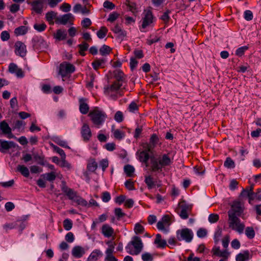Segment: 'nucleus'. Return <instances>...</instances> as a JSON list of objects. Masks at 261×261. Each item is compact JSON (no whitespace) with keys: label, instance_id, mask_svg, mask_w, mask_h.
Instances as JSON below:
<instances>
[{"label":"nucleus","instance_id":"obj_37","mask_svg":"<svg viewBox=\"0 0 261 261\" xmlns=\"http://www.w3.org/2000/svg\"><path fill=\"white\" fill-rule=\"evenodd\" d=\"M111 48L109 46L103 45L99 49V51L102 56H105L108 55L111 52Z\"/></svg>","mask_w":261,"mask_h":261},{"label":"nucleus","instance_id":"obj_42","mask_svg":"<svg viewBox=\"0 0 261 261\" xmlns=\"http://www.w3.org/2000/svg\"><path fill=\"white\" fill-rule=\"evenodd\" d=\"M245 232L248 238H253L254 237L255 232L252 227H247Z\"/></svg>","mask_w":261,"mask_h":261},{"label":"nucleus","instance_id":"obj_33","mask_svg":"<svg viewBox=\"0 0 261 261\" xmlns=\"http://www.w3.org/2000/svg\"><path fill=\"white\" fill-rule=\"evenodd\" d=\"M145 181L149 189H151L155 186V182L151 176H146Z\"/></svg>","mask_w":261,"mask_h":261},{"label":"nucleus","instance_id":"obj_6","mask_svg":"<svg viewBox=\"0 0 261 261\" xmlns=\"http://www.w3.org/2000/svg\"><path fill=\"white\" fill-rule=\"evenodd\" d=\"M145 16L143 19L142 27L145 28L153 22V15L151 12V7H149L148 10L144 11Z\"/></svg>","mask_w":261,"mask_h":261},{"label":"nucleus","instance_id":"obj_55","mask_svg":"<svg viewBox=\"0 0 261 261\" xmlns=\"http://www.w3.org/2000/svg\"><path fill=\"white\" fill-rule=\"evenodd\" d=\"M5 208L8 212L11 211L14 208L15 205L14 204L11 202H8L5 204Z\"/></svg>","mask_w":261,"mask_h":261},{"label":"nucleus","instance_id":"obj_56","mask_svg":"<svg viewBox=\"0 0 261 261\" xmlns=\"http://www.w3.org/2000/svg\"><path fill=\"white\" fill-rule=\"evenodd\" d=\"M83 27L88 28L91 24V21L89 18H85L82 22Z\"/></svg>","mask_w":261,"mask_h":261},{"label":"nucleus","instance_id":"obj_1","mask_svg":"<svg viewBox=\"0 0 261 261\" xmlns=\"http://www.w3.org/2000/svg\"><path fill=\"white\" fill-rule=\"evenodd\" d=\"M150 160L152 171L158 170L163 167L168 166L171 163L170 159L166 154L159 156L158 159L150 156Z\"/></svg>","mask_w":261,"mask_h":261},{"label":"nucleus","instance_id":"obj_11","mask_svg":"<svg viewBox=\"0 0 261 261\" xmlns=\"http://www.w3.org/2000/svg\"><path fill=\"white\" fill-rule=\"evenodd\" d=\"M16 53L21 57H24L26 54V48L24 44L20 41H17L15 44Z\"/></svg>","mask_w":261,"mask_h":261},{"label":"nucleus","instance_id":"obj_18","mask_svg":"<svg viewBox=\"0 0 261 261\" xmlns=\"http://www.w3.org/2000/svg\"><path fill=\"white\" fill-rule=\"evenodd\" d=\"M139 153V158L140 162L144 163L146 167L148 166V163L147 162L149 157L148 153L146 150L142 151Z\"/></svg>","mask_w":261,"mask_h":261},{"label":"nucleus","instance_id":"obj_27","mask_svg":"<svg viewBox=\"0 0 261 261\" xmlns=\"http://www.w3.org/2000/svg\"><path fill=\"white\" fill-rule=\"evenodd\" d=\"M159 138L155 134H153L150 139V144H147V151H150L152 145L154 146L158 141Z\"/></svg>","mask_w":261,"mask_h":261},{"label":"nucleus","instance_id":"obj_10","mask_svg":"<svg viewBox=\"0 0 261 261\" xmlns=\"http://www.w3.org/2000/svg\"><path fill=\"white\" fill-rule=\"evenodd\" d=\"M131 243L135 249V254H139L141 252L143 247L141 240L138 237H135Z\"/></svg>","mask_w":261,"mask_h":261},{"label":"nucleus","instance_id":"obj_7","mask_svg":"<svg viewBox=\"0 0 261 261\" xmlns=\"http://www.w3.org/2000/svg\"><path fill=\"white\" fill-rule=\"evenodd\" d=\"M177 234H179L180 238L178 237V239L185 240L187 242H190L193 238V233L191 230L188 228H184L177 231Z\"/></svg>","mask_w":261,"mask_h":261},{"label":"nucleus","instance_id":"obj_14","mask_svg":"<svg viewBox=\"0 0 261 261\" xmlns=\"http://www.w3.org/2000/svg\"><path fill=\"white\" fill-rule=\"evenodd\" d=\"M44 0H37L32 3L33 10L37 13H41L43 7Z\"/></svg>","mask_w":261,"mask_h":261},{"label":"nucleus","instance_id":"obj_43","mask_svg":"<svg viewBox=\"0 0 261 261\" xmlns=\"http://www.w3.org/2000/svg\"><path fill=\"white\" fill-rule=\"evenodd\" d=\"M66 156L61 158V162L60 164V166L62 167H66L67 169H69L71 168V166L69 163H68L65 160Z\"/></svg>","mask_w":261,"mask_h":261},{"label":"nucleus","instance_id":"obj_16","mask_svg":"<svg viewBox=\"0 0 261 261\" xmlns=\"http://www.w3.org/2000/svg\"><path fill=\"white\" fill-rule=\"evenodd\" d=\"M82 133L84 140H89L91 137V132L88 124H83L82 129Z\"/></svg>","mask_w":261,"mask_h":261},{"label":"nucleus","instance_id":"obj_50","mask_svg":"<svg viewBox=\"0 0 261 261\" xmlns=\"http://www.w3.org/2000/svg\"><path fill=\"white\" fill-rule=\"evenodd\" d=\"M219 216L217 214H212L209 216L208 220L211 223H214L218 221Z\"/></svg>","mask_w":261,"mask_h":261},{"label":"nucleus","instance_id":"obj_58","mask_svg":"<svg viewBox=\"0 0 261 261\" xmlns=\"http://www.w3.org/2000/svg\"><path fill=\"white\" fill-rule=\"evenodd\" d=\"M65 239H66V240L69 242V243H71L74 240V236H73V234L72 232H68L65 236Z\"/></svg>","mask_w":261,"mask_h":261},{"label":"nucleus","instance_id":"obj_36","mask_svg":"<svg viewBox=\"0 0 261 261\" xmlns=\"http://www.w3.org/2000/svg\"><path fill=\"white\" fill-rule=\"evenodd\" d=\"M249 258V253L245 252L244 253H240L236 257L237 261H245Z\"/></svg>","mask_w":261,"mask_h":261},{"label":"nucleus","instance_id":"obj_41","mask_svg":"<svg viewBox=\"0 0 261 261\" xmlns=\"http://www.w3.org/2000/svg\"><path fill=\"white\" fill-rule=\"evenodd\" d=\"M144 228L140 223L136 224L134 228V231L136 233H142L143 232Z\"/></svg>","mask_w":261,"mask_h":261},{"label":"nucleus","instance_id":"obj_30","mask_svg":"<svg viewBox=\"0 0 261 261\" xmlns=\"http://www.w3.org/2000/svg\"><path fill=\"white\" fill-rule=\"evenodd\" d=\"M124 170L127 176L131 177L133 175L135 169L132 166L130 165H127L124 166Z\"/></svg>","mask_w":261,"mask_h":261},{"label":"nucleus","instance_id":"obj_59","mask_svg":"<svg viewBox=\"0 0 261 261\" xmlns=\"http://www.w3.org/2000/svg\"><path fill=\"white\" fill-rule=\"evenodd\" d=\"M169 12V11L167 10L164 13V14L161 17L162 20H163L165 22V23H167L169 19V16L168 15Z\"/></svg>","mask_w":261,"mask_h":261},{"label":"nucleus","instance_id":"obj_22","mask_svg":"<svg viewBox=\"0 0 261 261\" xmlns=\"http://www.w3.org/2000/svg\"><path fill=\"white\" fill-rule=\"evenodd\" d=\"M102 255V253L99 250L93 251L88 258L87 261H96L98 257Z\"/></svg>","mask_w":261,"mask_h":261},{"label":"nucleus","instance_id":"obj_17","mask_svg":"<svg viewBox=\"0 0 261 261\" xmlns=\"http://www.w3.org/2000/svg\"><path fill=\"white\" fill-rule=\"evenodd\" d=\"M73 18V17L72 14L69 13L65 14L61 17H57L56 18V22L64 25L66 24L70 19Z\"/></svg>","mask_w":261,"mask_h":261},{"label":"nucleus","instance_id":"obj_44","mask_svg":"<svg viewBox=\"0 0 261 261\" xmlns=\"http://www.w3.org/2000/svg\"><path fill=\"white\" fill-rule=\"evenodd\" d=\"M253 15L252 12L250 10H246L244 12V18L247 21L251 20Z\"/></svg>","mask_w":261,"mask_h":261},{"label":"nucleus","instance_id":"obj_9","mask_svg":"<svg viewBox=\"0 0 261 261\" xmlns=\"http://www.w3.org/2000/svg\"><path fill=\"white\" fill-rule=\"evenodd\" d=\"M0 129L2 130L3 134L8 135V138L11 139L15 138V136L11 132V128L6 121H3L0 122Z\"/></svg>","mask_w":261,"mask_h":261},{"label":"nucleus","instance_id":"obj_24","mask_svg":"<svg viewBox=\"0 0 261 261\" xmlns=\"http://www.w3.org/2000/svg\"><path fill=\"white\" fill-rule=\"evenodd\" d=\"M102 232L106 237L111 236L113 233V228L108 225H104L102 227Z\"/></svg>","mask_w":261,"mask_h":261},{"label":"nucleus","instance_id":"obj_34","mask_svg":"<svg viewBox=\"0 0 261 261\" xmlns=\"http://www.w3.org/2000/svg\"><path fill=\"white\" fill-rule=\"evenodd\" d=\"M42 177L45 179H46L48 181H53L56 178V174L54 172H51L50 173L44 174L41 175Z\"/></svg>","mask_w":261,"mask_h":261},{"label":"nucleus","instance_id":"obj_35","mask_svg":"<svg viewBox=\"0 0 261 261\" xmlns=\"http://www.w3.org/2000/svg\"><path fill=\"white\" fill-rule=\"evenodd\" d=\"M27 31V28L24 26H21L15 30L14 33L16 35H24Z\"/></svg>","mask_w":261,"mask_h":261},{"label":"nucleus","instance_id":"obj_3","mask_svg":"<svg viewBox=\"0 0 261 261\" xmlns=\"http://www.w3.org/2000/svg\"><path fill=\"white\" fill-rule=\"evenodd\" d=\"M228 224L230 228L237 231L239 233L243 232L245 228L244 224L242 223L237 216L230 215L228 216Z\"/></svg>","mask_w":261,"mask_h":261},{"label":"nucleus","instance_id":"obj_21","mask_svg":"<svg viewBox=\"0 0 261 261\" xmlns=\"http://www.w3.org/2000/svg\"><path fill=\"white\" fill-rule=\"evenodd\" d=\"M63 185L62 187L63 191L66 193V194L68 196L69 198L72 200L74 199L75 194L74 192L70 189L68 188L65 185L64 182H63Z\"/></svg>","mask_w":261,"mask_h":261},{"label":"nucleus","instance_id":"obj_39","mask_svg":"<svg viewBox=\"0 0 261 261\" xmlns=\"http://www.w3.org/2000/svg\"><path fill=\"white\" fill-rule=\"evenodd\" d=\"M224 166L228 168H234L235 166L234 162L230 158H227L224 164Z\"/></svg>","mask_w":261,"mask_h":261},{"label":"nucleus","instance_id":"obj_23","mask_svg":"<svg viewBox=\"0 0 261 261\" xmlns=\"http://www.w3.org/2000/svg\"><path fill=\"white\" fill-rule=\"evenodd\" d=\"M87 168L89 171L93 172L97 168V163L94 159H90L88 161Z\"/></svg>","mask_w":261,"mask_h":261},{"label":"nucleus","instance_id":"obj_38","mask_svg":"<svg viewBox=\"0 0 261 261\" xmlns=\"http://www.w3.org/2000/svg\"><path fill=\"white\" fill-rule=\"evenodd\" d=\"M115 77L117 80V82L121 83L123 78V73L122 71L119 70H116L115 71Z\"/></svg>","mask_w":261,"mask_h":261},{"label":"nucleus","instance_id":"obj_31","mask_svg":"<svg viewBox=\"0 0 261 261\" xmlns=\"http://www.w3.org/2000/svg\"><path fill=\"white\" fill-rule=\"evenodd\" d=\"M57 18V13L54 11L49 12L46 15V18L47 20L50 23H53V19H56Z\"/></svg>","mask_w":261,"mask_h":261},{"label":"nucleus","instance_id":"obj_19","mask_svg":"<svg viewBox=\"0 0 261 261\" xmlns=\"http://www.w3.org/2000/svg\"><path fill=\"white\" fill-rule=\"evenodd\" d=\"M80 110L82 114H87L89 110V107L87 103L85 102V100L84 98L80 99Z\"/></svg>","mask_w":261,"mask_h":261},{"label":"nucleus","instance_id":"obj_60","mask_svg":"<svg viewBox=\"0 0 261 261\" xmlns=\"http://www.w3.org/2000/svg\"><path fill=\"white\" fill-rule=\"evenodd\" d=\"M70 8V5L67 3L63 4L60 7L61 10L66 12L69 11Z\"/></svg>","mask_w":261,"mask_h":261},{"label":"nucleus","instance_id":"obj_29","mask_svg":"<svg viewBox=\"0 0 261 261\" xmlns=\"http://www.w3.org/2000/svg\"><path fill=\"white\" fill-rule=\"evenodd\" d=\"M17 170L19 171L25 177H28L29 175V171L27 167L23 165H18L17 167Z\"/></svg>","mask_w":261,"mask_h":261},{"label":"nucleus","instance_id":"obj_26","mask_svg":"<svg viewBox=\"0 0 261 261\" xmlns=\"http://www.w3.org/2000/svg\"><path fill=\"white\" fill-rule=\"evenodd\" d=\"M213 251L214 254L215 255L219 256H221V257H224L226 258L228 257V256L229 255V253L226 250L221 251L218 248L214 249Z\"/></svg>","mask_w":261,"mask_h":261},{"label":"nucleus","instance_id":"obj_61","mask_svg":"<svg viewBox=\"0 0 261 261\" xmlns=\"http://www.w3.org/2000/svg\"><path fill=\"white\" fill-rule=\"evenodd\" d=\"M110 198H111V196H110V194L108 192H105L102 193V199L104 202L109 201L110 200Z\"/></svg>","mask_w":261,"mask_h":261},{"label":"nucleus","instance_id":"obj_48","mask_svg":"<svg viewBox=\"0 0 261 261\" xmlns=\"http://www.w3.org/2000/svg\"><path fill=\"white\" fill-rule=\"evenodd\" d=\"M248 47L247 46H243L239 48L236 51V55L239 56H242L244 51L247 50Z\"/></svg>","mask_w":261,"mask_h":261},{"label":"nucleus","instance_id":"obj_46","mask_svg":"<svg viewBox=\"0 0 261 261\" xmlns=\"http://www.w3.org/2000/svg\"><path fill=\"white\" fill-rule=\"evenodd\" d=\"M119 14L116 12H114L109 15L108 21L113 22L116 20L119 17Z\"/></svg>","mask_w":261,"mask_h":261},{"label":"nucleus","instance_id":"obj_57","mask_svg":"<svg viewBox=\"0 0 261 261\" xmlns=\"http://www.w3.org/2000/svg\"><path fill=\"white\" fill-rule=\"evenodd\" d=\"M53 147L54 150L58 152L61 155V158L66 156L65 152L62 149L55 145L53 146Z\"/></svg>","mask_w":261,"mask_h":261},{"label":"nucleus","instance_id":"obj_63","mask_svg":"<svg viewBox=\"0 0 261 261\" xmlns=\"http://www.w3.org/2000/svg\"><path fill=\"white\" fill-rule=\"evenodd\" d=\"M142 259L144 261H151L152 259V257L150 254L145 253L142 255Z\"/></svg>","mask_w":261,"mask_h":261},{"label":"nucleus","instance_id":"obj_20","mask_svg":"<svg viewBox=\"0 0 261 261\" xmlns=\"http://www.w3.org/2000/svg\"><path fill=\"white\" fill-rule=\"evenodd\" d=\"M154 243L157 245L158 247L164 248L167 245L166 241L162 239V237L160 234H156Z\"/></svg>","mask_w":261,"mask_h":261},{"label":"nucleus","instance_id":"obj_62","mask_svg":"<svg viewBox=\"0 0 261 261\" xmlns=\"http://www.w3.org/2000/svg\"><path fill=\"white\" fill-rule=\"evenodd\" d=\"M129 8V10L133 13H136L138 11H137V9L136 8V5L135 3H131V4H129L128 5Z\"/></svg>","mask_w":261,"mask_h":261},{"label":"nucleus","instance_id":"obj_47","mask_svg":"<svg viewBox=\"0 0 261 261\" xmlns=\"http://www.w3.org/2000/svg\"><path fill=\"white\" fill-rule=\"evenodd\" d=\"M64 227L67 230H70L72 227V222L68 219H65L64 221Z\"/></svg>","mask_w":261,"mask_h":261},{"label":"nucleus","instance_id":"obj_25","mask_svg":"<svg viewBox=\"0 0 261 261\" xmlns=\"http://www.w3.org/2000/svg\"><path fill=\"white\" fill-rule=\"evenodd\" d=\"M66 33L65 31L58 30L56 34H54V37L58 40H64L66 38Z\"/></svg>","mask_w":261,"mask_h":261},{"label":"nucleus","instance_id":"obj_12","mask_svg":"<svg viewBox=\"0 0 261 261\" xmlns=\"http://www.w3.org/2000/svg\"><path fill=\"white\" fill-rule=\"evenodd\" d=\"M169 220L170 218L168 216H164L163 217L162 220L158 222L157 224V227L158 229L167 231V230L165 228V226H169L170 225Z\"/></svg>","mask_w":261,"mask_h":261},{"label":"nucleus","instance_id":"obj_5","mask_svg":"<svg viewBox=\"0 0 261 261\" xmlns=\"http://www.w3.org/2000/svg\"><path fill=\"white\" fill-rule=\"evenodd\" d=\"M75 70L74 66L68 62H63L61 64L59 68V73L64 77L70 74Z\"/></svg>","mask_w":261,"mask_h":261},{"label":"nucleus","instance_id":"obj_54","mask_svg":"<svg viewBox=\"0 0 261 261\" xmlns=\"http://www.w3.org/2000/svg\"><path fill=\"white\" fill-rule=\"evenodd\" d=\"M115 119L118 122H121L123 120V114L121 112L118 111L115 115Z\"/></svg>","mask_w":261,"mask_h":261},{"label":"nucleus","instance_id":"obj_15","mask_svg":"<svg viewBox=\"0 0 261 261\" xmlns=\"http://www.w3.org/2000/svg\"><path fill=\"white\" fill-rule=\"evenodd\" d=\"M85 252V251L84 249L79 246L74 247L72 251L73 256L77 258L81 257Z\"/></svg>","mask_w":261,"mask_h":261},{"label":"nucleus","instance_id":"obj_40","mask_svg":"<svg viewBox=\"0 0 261 261\" xmlns=\"http://www.w3.org/2000/svg\"><path fill=\"white\" fill-rule=\"evenodd\" d=\"M108 32V30L105 27H102L99 31L97 33V35L99 38H104L106 33Z\"/></svg>","mask_w":261,"mask_h":261},{"label":"nucleus","instance_id":"obj_13","mask_svg":"<svg viewBox=\"0 0 261 261\" xmlns=\"http://www.w3.org/2000/svg\"><path fill=\"white\" fill-rule=\"evenodd\" d=\"M122 86V83L114 82L112 85L108 86L105 87V91L109 94L110 92L117 91Z\"/></svg>","mask_w":261,"mask_h":261},{"label":"nucleus","instance_id":"obj_32","mask_svg":"<svg viewBox=\"0 0 261 261\" xmlns=\"http://www.w3.org/2000/svg\"><path fill=\"white\" fill-rule=\"evenodd\" d=\"M72 200L79 205L87 206L88 204L86 200L79 196H76V195L75 196L74 199Z\"/></svg>","mask_w":261,"mask_h":261},{"label":"nucleus","instance_id":"obj_53","mask_svg":"<svg viewBox=\"0 0 261 261\" xmlns=\"http://www.w3.org/2000/svg\"><path fill=\"white\" fill-rule=\"evenodd\" d=\"M103 7L107 9H113L115 7L114 4L110 1H106L103 3Z\"/></svg>","mask_w":261,"mask_h":261},{"label":"nucleus","instance_id":"obj_64","mask_svg":"<svg viewBox=\"0 0 261 261\" xmlns=\"http://www.w3.org/2000/svg\"><path fill=\"white\" fill-rule=\"evenodd\" d=\"M115 214L118 218L122 217L124 216V214L122 212V210L120 208H115Z\"/></svg>","mask_w":261,"mask_h":261},{"label":"nucleus","instance_id":"obj_52","mask_svg":"<svg viewBox=\"0 0 261 261\" xmlns=\"http://www.w3.org/2000/svg\"><path fill=\"white\" fill-rule=\"evenodd\" d=\"M34 159L36 160V161L38 162V164L41 165H44L45 164L44 159L43 157L35 154L34 155Z\"/></svg>","mask_w":261,"mask_h":261},{"label":"nucleus","instance_id":"obj_4","mask_svg":"<svg viewBox=\"0 0 261 261\" xmlns=\"http://www.w3.org/2000/svg\"><path fill=\"white\" fill-rule=\"evenodd\" d=\"M244 208V204L242 202L239 201L233 202L231 205V209L228 211V216L232 215L233 216H240L243 212Z\"/></svg>","mask_w":261,"mask_h":261},{"label":"nucleus","instance_id":"obj_49","mask_svg":"<svg viewBox=\"0 0 261 261\" xmlns=\"http://www.w3.org/2000/svg\"><path fill=\"white\" fill-rule=\"evenodd\" d=\"M105 62V60L103 59L101 60H96L92 63V65L93 66V68L95 69H97V68L101 65L102 63Z\"/></svg>","mask_w":261,"mask_h":261},{"label":"nucleus","instance_id":"obj_8","mask_svg":"<svg viewBox=\"0 0 261 261\" xmlns=\"http://www.w3.org/2000/svg\"><path fill=\"white\" fill-rule=\"evenodd\" d=\"M15 147L16 144L13 142L0 139V152H5L10 149Z\"/></svg>","mask_w":261,"mask_h":261},{"label":"nucleus","instance_id":"obj_2","mask_svg":"<svg viewBox=\"0 0 261 261\" xmlns=\"http://www.w3.org/2000/svg\"><path fill=\"white\" fill-rule=\"evenodd\" d=\"M89 116H90L93 123L96 125L101 124L106 117V114L105 113L97 109L90 112Z\"/></svg>","mask_w":261,"mask_h":261},{"label":"nucleus","instance_id":"obj_28","mask_svg":"<svg viewBox=\"0 0 261 261\" xmlns=\"http://www.w3.org/2000/svg\"><path fill=\"white\" fill-rule=\"evenodd\" d=\"M113 30L114 32L117 34L119 37H124L126 35V32L121 29V28L117 24L115 25Z\"/></svg>","mask_w":261,"mask_h":261},{"label":"nucleus","instance_id":"obj_51","mask_svg":"<svg viewBox=\"0 0 261 261\" xmlns=\"http://www.w3.org/2000/svg\"><path fill=\"white\" fill-rule=\"evenodd\" d=\"M1 37L2 40L7 41L10 38L9 33L6 31H3L1 33Z\"/></svg>","mask_w":261,"mask_h":261},{"label":"nucleus","instance_id":"obj_45","mask_svg":"<svg viewBox=\"0 0 261 261\" xmlns=\"http://www.w3.org/2000/svg\"><path fill=\"white\" fill-rule=\"evenodd\" d=\"M35 30L39 32L43 31L46 28V25L44 23H36L34 25Z\"/></svg>","mask_w":261,"mask_h":261}]
</instances>
